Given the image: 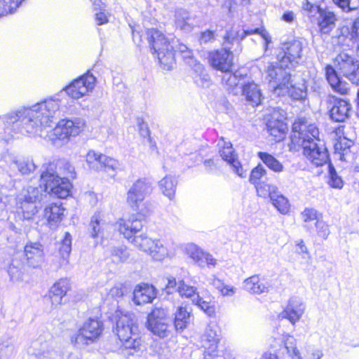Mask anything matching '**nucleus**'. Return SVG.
I'll list each match as a JSON object with an SVG mask.
<instances>
[{"instance_id":"1","label":"nucleus","mask_w":359,"mask_h":359,"mask_svg":"<svg viewBox=\"0 0 359 359\" xmlns=\"http://www.w3.org/2000/svg\"><path fill=\"white\" fill-rule=\"evenodd\" d=\"M95 81V77L88 72L43 101L29 108L24 107V129L31 136L45 137V130L51 127L60 114V106L65 97L79 99L88 95L94 89Z\"/></svg>"},{"instance_id":"2","label":"nucleus","mask_w":359,"mask_h":359,"mask_svg":"<svg viewBox=\"0 0 359 359\" xmlns=\"http://www.w3.org/2000/svg\"><path fill=\"white\" fill-rule=\"evenodd\" d=\"M319 130L313 123H309L305 117L297 118L292 128L290 135L291 149H303V154L313 165L321 166L328 159V153L323 144H318Z\"/></svg>"},{"instance_id":"3","label":"nucleus","mask_w":359,"mask_h":359,"mask_svg":"<svg viewBox=\"0 0 359 359\" xmlns=\"http://www.w3.org/2000/svg\"><path fill=\"white\" fill-rule=\"evenodd\" d=\"M151 53L157 57L161 67L165 70H170L175 64V52L178 51L186 63L190 66H194L198 63L194 58L193 51L185 44L179 43L175 46L174 40L169 38L161 31L152 28L146 32Z\"/></svg>"},{"instance_id":"4","label":"nucleus","mask_w":359,"mask_h":359,"mask_svg":"<svg viewBox=\"0 0 359 359\" xmlns=\"http://www.w3.org/2000/svg\"><path fill=\"white\" fill-rule=\"evenodd\" d=\"M335 68L331 65L325 67V76L332 88L341 95L348 92L347 83L343 81L338 73L348 79L352 83L359 86V61L352 51L343 50L334 58Z\"/></svg>"},{"instance_id":"5","label":"nucleus","mask_w":359,"mask_h":359,"mask_svg":"<svg viewBox=\"0 0 359 359\" xmlns=\"http://www.w3.org/2000/svg\"><path fill=\"white\" fill-rule=\"evenodd\" d=\"M142 226V220L137 215H133L128 219H121L118 222V231L126 238L140 250L149 253L154 259L162 260L168 254L167 248L159 240H152L143 234L137 236Z\"/></svg>"},{"instance_id":"6","label":"nucleus","mask_w":359,"mask_h":359,"mask_svg":"<svg viewBox=\"0 0 359 359\" xmlns=\"http://www.w3.org/2000/svg\"><path fill=\"white\" fill-rule=\"evenodd\" d=\"M116 332L123 348L130 351L128 354L133 355L140 348L141 339L135 314L127 313L120 316L116 321Z\"/></svg>"},{"instance_id":"7","label":"nucleus","mask_w":359,"mask_h":359,"mask_svg":"<svg viewBox=\"0 0 359 359\" xmlns=\"http://www.w3.org/2000/svg\"><path fill=\"white\" fill-rule=\"evenodd\" d=\"M324 1L305 0L302 4V12L311 22L317 20L322 33L328 34L334 28L337 18L332 11L321 6Z\"/></svg>"},{"instance_id":"8","label":"nucleus","mask_w":359,"mask_h":359,"mask_svg":"<svg viewBox=\"0 0 359 359\" xmlns=\"http://www.w3.org/2000/svg\"><path fill=\"white\" fill-rule=\"evenodd\" d=\"M292 69L293 68L289 65H283L280 60L268 65L266 79L270 89L274 94L278 95L279 91L287 90V86L291 80Z\"/></svg>"},{"instance_id":"9","label":"nucleus","mask_w":359,"mask_h":359,"mask_svg":"<svg viewBox=\"0 0 359 359\" xmlns=\"http://www.w3.org/2000/svg\"><path fill=\"white\" fill-rule=\"evenodd\" d=\"M41 182L43 191L57 198H66L71 192L72 185L70 180L48 170L41 173Z\"/></svg>"},{"instance_id":"10","label":"nucleus","mask_w":359,"mask_h":359,"mask_svg":"<svg viewBox=\"0 0 359 359\" xmlns=\"http://www.w3.org/2000/svg\"><path fill=\"white\" fill-rule=\"evenodd\" d=\"M103 330L102 323L95 318H88L78 332L72 336L71 342L74 346L82 348L95 342Z\"/></svg>"},{"instance_id":"11","label":"nucleus","mask_w":359,"mask_h":359,"mask_svg":"<svg viewBox=\"0 0 359 359\" xmlns=\"http://www.w3.org/2000/svg\"><path fill=\"white\" fill-rule=\"evenodd\" d=\"M170 321L166 309L155 308L147 316V327L154 335L163 339L171 333Z\"/></svg>"},{"instance_id":"12","label":"nucleus","mask_w":359,"mask_h":359,"mask_svg":"<svg viewBox=\"0 0 359 359\" xmlns=\"http://www.w3.org/2000/svg\"><path fill=\"white\" fill-rule=\"evenodd\" d=\"M303 56L302 43L297 39H293L283 43L280 50L277 55V60H280L285 66L294 68L299 64Z\"/></svg>"},{"instance_id":"13","label":"nucleus","mask_w":359,"mask_h":359,"mask_svg":"<svg viewBox=\"0 0 359 359\" xmlns=\"http://www.w3.org/2000/svg\"><path fill=\"white\" fill-rule=\"evenodd\" d=\"M152 192L149 180L141 178L136 180L127 192V203L134 210H140V204Z\"/></svg>"},{"instance_id":"14","label":"nucleus","mask_w":359,"mask_h":359,"mask_svg":"<svg viewBox=\"0 0 359 359\" xmlns=\"http://www.w3.org/2000/svg\"><path fill=\"white\" fill-rule=\"evenodd\" d=\"M85 126V121L81 118L60 120L53 129V140H67L70 136L79 135Z\"/></svg>"},{"instance_id":"15","label":"nucleus","mask_w":359,"mask_h":359,"mask_svg":"<svg viewBox=\"0 0 359 359\" xmlns=\"http://www.w3.org/2000/svg\"><path fill=\"white\" fill-rule=\"evenodd\" d=\"M231 47L223 45V48L212 52L208 55V60L210 65L222 72H229L233 66V53L231 51Z\"/></svg>"},{"instance_id":"16","label":"nucleus","mask_w":359,"mask_h":359,"mask_svg":"<svg viewBox=\"0 0 359 359\" xmlns=\"http://www.w3.org/2000/svg\"><path fill=\"white\" fill-rule=\"evenodd\" d=\"M285 114L283 110H274L266 120L267 131L276 138V141L281 140L285 136L287 130Z\"/></svg>"},{"instance_id":"17","label":"nucleus","mask_w":359,"mask_h":359,"mask_svg":"<svg viewBox=\"0 0 359 359\" xmlns=\"http://www.w3.org/2000/svg\"><path fill=\"white\" fill-rule=\"evenodd\" d=\"M267 172L262 164L251 170L249 182L255 186L257 194L263 198L267 197L269 189L273 186L267 182Z\"/></svg>"},{"instance_id":"18","label":"nucleus","mask_w":359,"mask_h":359,"mask_svg":"<svg viewBox=\"0 0 359 359\" xmlns=\"http://www.w3.org/2000/svg\"><path fill=\"white\" fill-rule=\"evenodd\" d=\"M86 163L89 168L99 171L104 168L106 170H116L119 168V163L105 155L90 151L86 155Z\"/></svg>"},{"instance_id":"19","label":"nucleus","mask_w":359,"mask_h":359,"mask_svg":"<svg viewBox=\"0 0 359 359\" xmlns=\"http://www.w3.org/2000/svg\"><path fill=\"white\" fill-rule=\"evenodd\" d=\"M219 342L215 326L208 325L201 337V344L204 348V359H211L217 355Z\"/></svg>"},{"instance_id":"20","label":"nucleus","mask_w":359,"mask_h":359,"mask_svg":"<svg viewBox=\"0 0 359 359\" xmlns=\"http://www.w3.org/2000/svg\"><path fill=\"white\" fill-rule=\"evenodd\" d=\"M305 310V306L302 301L296 297H291L286 308L280 313L282 318H287L292 324L296 322L302 316Z\"/></svg>"},{"instance_id":"21","label":"nucleus","mask_w":359,"mask_h":359,"mask_svg":"<svg viewBox=\"0 0 359 359\" xmlns=\"http://www.w3.org/2000/svg\"><path fill=\"white\" fill-rule=\"evenodd\" d=\"M219 155L222 160L227 162L231 167L232 170L241 177L247 176V171L244 170L241 163L236 158L235 152L231 143L224 144L223 148L219 150Z\"/></svg>"},{"instance_id":"22","label":"nucleus","mask_w":359,"mask_h":359,"mask_svg":"<svg viewBox=\"0 0 359 359\" xmlns=\"http://www.w3.org/2000/svg\"><path fill=\"white\" fill-rule=\"evenodd\" d=\"M351 104L343 99H334L329 111L330 118L335 122H344L350 116Z\"/></svg>"},{"instance_id":"23","label":"nucleus","mask_w":359,"mask_h":359,"mask_svg":"<svg viewBox=\"0 0 359 359\" xmlns=\"http://www.w3.org/2000/svg\"><path fill=\"white\" fill-rule=\"evenodd\" d=\"M24 257H26L27 264L36 268L41 265L43 260V250L40 243H34L27 244L24 247Z\"/></svg>"},{"instance_id":"24","label":"nucleus","mask_w":359,"mask_h":359,"mask_svg":"<svg viewBox=\"0 0 359 359\" xmlns=\"http://www.w3.org/2000/svg\"><path fill=\"white\" fill-rule=\"evenodd\" d=\"M155 288L148 284L138 285L133 292V301L136 305L150 303L156 297Z\"/></svg>"},{"instance_id":"25","label":"nucleus","mask_w":359,"mask_h":359,"mask_svg":"<svg viewBox=\"0 0 359 359\" xmlns=\"http://www.w3.org/2000/svg\"><path fill=\"white\" fill-rule=\"evenodd\" d=\"M242 95L245 97L246 102L252 107L258 106L263 99L262 93L259 86L255 82H248L242 84Z\"/></svg>"},{"instance_id":"26","label":"nucleus","mask_w":359,"mask_h":359,"mask_svg":"<svg viewBox=\"0 0 359 359\" xmlns=\"http://www.w3.org/2000/svg\"><path fill=\"white\" fill-rule=\"evenodd\" d=\"M69 290V280L67 278L60 279L49 290V297L53 305L62 303L63 298Z\"/></svg>"},{"instance_id":"27","label":"nucleus","mask_w":359,"mask_h":359,"mask_svg":"<svg viewBox=\"0 0 359 359\" xmlns=\"http://www.w3.org/2000/svg\"><path fill=\"white\" fill-rule=\"evenodd\" d=\"M173 325L176 332H182L189 325L191 310L187 306H178L174 313Z\"/></svg>"},{"instance_id":"28","label":"nucleus","mask_w":359,"mask_h":359,"mask_svg":"<svg viewBox=\"0 0 359 359\" xmlns=\"http://www.w3.org/2000/svg\"><path fill=\"white\" fill-rule=\"evenodd\" d=\"M269 283L261 280L258 276H252L245 280L243 283L244 289L251 294H261L267 293L269 291Z\"/></svg>"},{"instance_id":"29","label":"nucleus","mask_w":359,"mask_h":359,"mask_svg":"<svg viewBox=\"0 0 359 359\" xmlns=\"http://www.w3.org/2000/svg\"><path fill=\"white\" fill-rule=\"evenodd\" d=\"M259 31V28L251 29H241L239 27H231L229 30H226L224 36L223 45L229 46L233 43H239L245 39L248 35L252 34Z\"/></svg>"},{"instance_id":"30","label":"nucleus","mask_w":359,"mask_h":359,"mask_svg":"<svg viewBox=\"0 0 359 359\" xmlns=\"http://www.w3.org/2000/svg\"><path fill=\"white\" fill-rule=\"evenodd\" d=\"M224 73L225 74L222 80V83L225 84L226 90L233 95H238L242 90V84L245 83H241V80L243 79V76L238 72L232 74L227 72Z\"/></svg>"},{"instance_id":"31","label":"nucleus","mask_w":359,"mask_h":359,"mask_svg":"<svg viewBox=\"0 0 359 359\" xmlns=\"http://www.w3.org/2000/svg\"><path fill=\"white\" fill-rule=\"evenodd\" d=\"M271 203L281 214H287L290 210V203L287 198L280 194L276 187L272 186L269 189L268 196Z\"/></svg>"},{"instance_id":"32","label":"nucleus","mask_w":359,"mask_h":359,"mask_svg":"<svg viewBox=\"0 0 359 359\" xmlns=\"http://www.w3.org/2000/svg\"><path fill=\"white\" fill-rule=\"evenodd\" d=\"M287 94L292 99L295 100H304L307 96V87L304 81L301 83L292 85L291 81L290 84L287 86V90H280L278 92V96L285 95Z\"/></svg>"},{"instance_id":"33","label":"nucleus","mask_w":359,"mask_h":359,"mask_svg":"<svg viewBox=\"0 0 359 359\" xmlns=\"http://www.w3.org/2000/svg\"><path fill=\"white\" fill-rule=\"evenodd\" d=\"M64 208L60 205L52 203L44 210V217L50 228L55 227L62 220Z\"/></svg>"},{"instance_id":"34","label":"nucleus","mask_w":359,"mask_h":359,"mask_svg":"<svg viewBox=\"0 0 359 359\" xmlns=\"http://www.w3.org/2000/svg\"><path fill=\"white\" fill-rule=\"evenodd\" d=\"M177 185V179L171 175H166L159 182V187L162 193L170 200L175 197Z\"/></svg>"},{"instance_id":"35","label":"nucleus","mask_w":359,"mask_h":359,"mask_svg":"<svg viewBox=\"0 0 359 359\" xmlns=\"http://www.w3.org/2000/svg\"><path fill=\"white\" fill-rule=\"evenodd\" d=\"M72 251V236L69 233L66 232L64 238L61 241L59 248V254L61 259L60 262V266H67L69 264V257Z\"/></svg>"},{"instance_id":"36","label":"nucleus","mask_w":359,"mask_h":359,"mask_svg":"<svg viewBox=\"0 0 359 359\" xmlns=\"http://www.w3.org/2000/svg\"><path fill=\"white\" fill-rule=\"evenodd\" d=\"M104 224L102 214L100 212H95L92 216L89 224V231L92 238H95L101 234Z\"/></svg>"},{"instance_id":"37","label":"nucleus","mask_w":359,"mask_h":359,"mask_svg":"<svg viewBox=\"0 0 359 359\" xmlns=\"http://www.w3.org/2000/svg\"><path fill=\"white\" fill-rule=\"evenodd\" d=\"M258 157L271 170L275 172H280L283 170V165L273 156L266 152L259 151L257 154Z\"/></svg>"},{"instance_id":"38","label":"nucleus","mask_w":359,"mask_h":359,"mask_svg":"<svg viewBox=\"0 0 359 359\" xmlns=\"http://www.w3.org/2000/svg\"><path fill=\"white\" fill-rule=\"evenodd\" d=\"M353 145V141L345 137H340L334 146L335 154L339 155L341 161L346 160V156L351 152V147Z\"/></svg>"},{"instance_id":"39","label":"nucleus","mask_w":359,"mask_h":359,"mask_svg":"<svg viewBox=\"0 0 359 359\" xmlns=\"http://www.w3.org/2000/svg\"><path fill=\"white\" fill-rule=\"evenodd\" d=\"M41 208V202H34L32 196L24 197V219H30Z\"/></svg>"},{"instance_id":"40","label":"nucleus","mask_w":359,"mask_h":359,"mask_svg":"<svg viewBox=\"0 0 359 359\" xmlns=\"http://www.w3.org/2000/svg\"><path fill=\"white\" fill-rule=\"evenodd\" d=\"M194 71L198 74L195 76V83L203 88H208L211 80L210 76L205 71L203 66L200 63H196L194 66Z\"/></svg>"},{"instance_id":"41","label":"nucleus","mask_w":359,"mask_h":359,"mask_svg":"<svg viewBox=\"0 0 359 359\" xmlns=\"http://www.w3.org/2000/svg\"><path fill=\"white\" fill-rule=\"evenodd\" d=\"M112 260L116 263L125 262L130 257V252L124 245L111 247L110 249Z\"/></svg>"},{"instance_id":"42","label":"nucleus","mask_w":359,"mask_h":359,"mask_svg":"<svg viewBox=\"0 0 359 359\" xmlns=\"http://www.w3.org/2000/svg\"><path fill=\"white\" fill-rule=\"evenodd\" d=\"M22 263L21 262V255H18L17 257L12 259V262L8 267V274L12 281H18L21 278V268Z\"/></svg>"},{"instance_id":"43","label":"nucleus","mask_w":359,"mask_h":359,"mask_svg":"<svg viewBox=\"0 0 359 359\" xmlns=\"http://www.w3.org/2000/svg\"><path fill=\"white\" fill-rule=\"evenodd\" d=\"M57 173L63 175L62 177L74 179L76 177L74 167L66 160H60L56 165Z\"/></svg>"},{"instance_id":"44","label":"nucleus","mask_w":359,"mask_h":359,"mask_svg":"<svg viewBox=\"0 0 359 359\" xmlns=\"http://www.w3.org/2000/svg\"><path fill=\"white\" fill-rule=\"evenodd\" d=\"M176 290L182 297L189 298L191 300L199 295L196 287L187 284L183 280L178 282Z\"/></svg>"},{"instance_id":"45","label":"nucleus","mask_w":359,"mask_h":359,"mask_svg":"<svg viewBox=\"0 0 359 359\" xmlns=\"http://www.w3.org/2000/svg\"><path fill=\"white\" fill-rule=\"evenodd\" d=\"M22 1V0H0V16L15 11Z\"/></svg>"},{"instance_id":"46","label":"nucleus","mask_w":359,"mask_h":359,"mask_svg":"<svg viewBox=\"0 0 359 359\" xmlns=\"http://www.w3.org/2000/svg\"><path fill=\"white\" fill-rule=\"evenodd\" d=\"M192 302L203 310L208 316H212L215 314V309L212 302L204 300L199 295L192 299Z\"/></svg>"},{"instance_id":"47","label":"nucleus","mask_w":359,"mask_h":359,"mask_svg":"<svg viewBox=\"0 0 359 359\" xmlns=\"http://www.w3.org/2000/svg\"><path fill=\"white\" fill-rule=\"evenodd\" d=\"M186 254L194 262L201 264L199 257L203 256L204 251L198 245L194 243H189L185 247Z\"/></svg>"},{"instance_id":"48","label":"nucleus","mask_w":359,"mask_h":359,"mask_svg":"<svg viewBox=\"0 0 359 359\" xmlns=\"http://www.w3.org/2000/svg\"><path fill=\"white\" fill-rule=\"evenodd\" d=\"M329 184L331 187L341 189L344 186V181L341 177L338 175L334 167L329 165Z\"/></svg>"},{"instance_id":"49","label":"nucleus","mask_w":359,"mask_h":359,"mask_svg":"<svg viewBox=\"0 0 359 359\" xmlns=\"http://www.w3.org/2000/svg\"><path fill=\"white\" fill-rule=\"evenodd\" d=\"M348 37L355 46L356 54L359 57V16L354 20Z\"/></svg>"},{"instance_id":"50","label":"nucleus","mask_w":359,"mask_h":359,"mask_svg":"<svg viewBox=\"0 0 359 359\" xmlns=\"http://www.w3.org/2000/svg\"><path fill=\"white\" fill-rule=\"evenodd\" d=\"M333 2L346 13L359 8V0H333Z\"/></svg>"},{"instance_id":"51","label":"nucleus","mask_w":359,"mask_h":359,"mask_svg":"<svg viewBox=\"0 0 359 359\" xmlns=\"http://www.w3.org/2000/svg\"><path fill=\"white\" fill-rule=\"evenodd\" d=\"M302 219L305 223L304 227L310 230L309 223L313 221H317L319 219V215L316 210L313 208H306L302 213Z\"/></svg>"},{"instance_id":"52","label":"nucleus","mask_w":359,"mask_h":359,"mask_svg":"<svg viewBox=\"0 0 359 359\" xmlns=\"http://www.w3.org/2000/svg\"><path fill=\"white\" fill-rule=\"evenodd\" d=\"M222 160L219 157L205 159L203 165L205 171L209 174H215L221 167Z\"/></svg>"},{"instance_id":"53","label":"nucleus","mask_w":359,"mask_h":359,"mask_svg":"<svg viewBox=\"0 0 359 359\" xmlns=\"http://www.w3.org/2000/svg\"><path fill=\"white\" fill-rule=\"evenodd\" d=\"M42 186L43 184L41 183L39 187H29L27 190V194L24 195V197L32 196L34 202H41L43 197Z\"/></svg>"},{"instance_id":"54","label":"nucleus","mask_w":359,"mask_h":359,"mask_svg":"<svg viewBox=\"0 0 359 359\" xmlns=\"http://www.w3.org/2000/svg\"><path fill=\"white\" fill-rule=\"evenodd\" d=\"M199 259H201V264L199 262H195V264H196L201 268H203L205 266H208V267H215L217 264V259H215L209 252L205 251L203 256L199 257Z\"/></svg>"},{"instance_id":"55","label":"nucleus","mask_w":359,"mask_h":359,"mask_svg":"<svg viewBox=\"0 0 359 359\" xmlns=\"http://www.w3.org/2000/svg\"><path fill=\"white\" fill-rule=\"evenodd\" d=\"M285 347L291 357L292 355L299 353V351L296 346V339L292 336L288 335L285 337Z\"/></svg>"},{"instance_id":"56","label":"nucleus","mask_w":359,"mask_h":359,"mask_svg":"<svg viewBox=\"0 0 359 359\" xmlns=\"http://www.w3.org/2000/svg\"><path fill=\"white\" fill-rule=\"evenodd\" d=\"M314 224L316 227L318 235L324 239L327 238V237L330 234V230L328 228V225L326 224L321 219H317V221L315 222Z\"/></svg>"},{"instance_id":"57","label":"nucleus","mask_w":359,"mask_h":359,"mask_svg":"<svg viewBox=\"0 0 359 359\" xmlns=\"http://www.w3.org/2000/svg\"><path fill=\"white\" fill-rule=\"evenodd\" d=\"M189 21V18H177L176 20V26H177V27L180 28L181 30H184L185 32H189L191 30L192 27L190 25Z\"/></svg>"},{"instance_id":"58","label":"nucleus","mask_w":359,"mask_h":359,"mask_svg":"<svg viewBox=\"0 0 359 359\" xmlns=\"http://www.w3.org/2000/svg\"><path fill=\"white\" fill-rule=\"evenodd\" d=\"M140 134L143 137H149L150 136V130L148 125L142 118L137 119Z\"/></svg>"},{"instance_id":"59","label":"nucleus","mask_w":359,"mask_h":359,"mask_svg":"<svg viewBox=\"0 0 359 359\" xmlns=\"http://www.w3.org/2000/svg\"><path fill=\"white\" fill-rule=\"evenodd\" d=\"M215 39V32L211 30H206L201 33L199 41L201 43H206Z\"/></svg>"},{"instance_id":"60","label":"nucleus","mask_w":359,"mask_h":359,"mask_svg":"<svg viewBox=\"0 0 359 359\" xmlns=\"http://www.w3.org/2000/svg\"><path fill=\"white\" fill-rule=\"evenodd\" d=\"M178 283H177L175 278L170 277L168 280V283L165 287V291L168 294H172L174 292H177Z\"/></svg>"},{"instance_id":"61","label":"nucleus","mask_w":359,"mask_h":359,"mask_svg":"<svg viewBox=\"0 0 359 359\" xmlns=\"http://www.w3.org/2000/svg\"><path fill=\"white\" fill-rule=\"evenodd\" d=\"M22 116L21 111L12 112L6 117V123L8 125L14 124L18 122Z\"/></svg>"},{"instance_id":"62","label":"nucleus","mask_w":359,"mask_h":359,"mask_svg":"<svg viewBox=\"0 0 359 359\" xmlns=\"http://www.w3.org/2000/svg\"><path fill=\"white\" fill-rule=\"evenodd\" d=\"M105 9L100 10L95 13V20L98 25H103L108 22L107 16L104 13Z\"/></svg>"},{"instance_id":"63","label":"nucleus","mask_w":359,"mask_h":359,"mask_svg":"<svg viewBox=\"0 0 359 359\" xmlns=\"http://www.w3.org/2000/svg\"><path fill=\"white\" fill-rule=\"evenodd\" d=\"M297 246L298 247L297 252L302 255L304 259L309 257V252L306 246L304 245V243L302 240H300L297 243Z\"/></svg>"},{"instance_id":"64","label":"nucleus","mask_w":359,"mask_h":359,"mask_svg":"<svg viewBox=\"0 0 359 359\" xmlns=\"http://www.w3.org/2000/svg\"><path fill=\"white\" fill-rule=\"evenodd\" d=\"M219 292L223 296H233L236 292V288L231 285H224Z\"/></svg>"}]
</instances>
